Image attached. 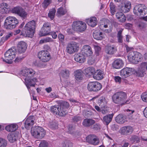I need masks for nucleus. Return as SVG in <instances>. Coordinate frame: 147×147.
Wrapping results in <instances>:
<instances>
[{"label":"nucleus","instance_id":"nucleus-30","mask_svg":"<svg viewBox=\"0 0 147 147\" xmlns=\"http://www.w3.org/2000/svg\"><path fill=\"white\" fill-rule=\"evenodd\" d=\"M93 36L94 39L98 40H101L105 38V35L102 32H93Z\"/></svg>","mask_w":147,"mask_h":147},{"label":"nucleus","instance_id":"nucleus-49","mask_svg":"<svg viewBox=\"0 0 147 147\" xmlns=\"http://www.w3.org/2000/svg\"><path fill=\"white\" fill-rule=\"evenodd\" d=\"M55 12L56 10L54 8H53L50 10L49 13H48V16L51 20H53L54 18Z\"/></svg>","mask_w":147,"mask_h":147},{"label":"nucleus","instance_id":"nucleus-59","mask_svg":"<svg viewBox=\"0 0 147 147\" xmlns=\"http://www.w3.org/2000/svg\"><path fill=\"white\" fill-rule=\"evenodd\" d=\"M58 38L61 43H63L64 40V35L61 34H59L58 36Z\"/></svg>","mask_w":147,"mask_h":147},{"label":"nucleus","instance_id":"nucleus-2","mask_svg":"<svg viewBox=\"0 0 147 147\" xmlns=\"http://www.w3.org/2000/svg\"><path fill=\"white\" fill-rule=\"evenodd\" d=\"M127 98V94L124 92H117L112 96L113 102L117 104H123Z\"/></svg>","mask_w":147,"mask_h":147},{"label":"nucleus","instance_id":"nucleus-26","mask_svg":"<svg viewBox=\"0 0 147 147\" xmlns=\"http://www.w3.org/2000/svg\"><path fill=\"white\" fill-rule=\"evenodd\" d=\"M104 73L103 71L97 70L94 73L93 75L94 78L96 80H100L103 78Z\"/></svg>","mask_w":147,"mask_h":147},{"label":"nucleus","instance_id":"nucleus-28","mask_svg":"<svg viewBox=\"0 0 147 147\" xmlns=\"http://www.w3.org/2000/svg\"><path fill=\"white\" fill-rule=\"evenodd\" d=\"M95 69L92 67H89L85 69L84 70V73L88 76L94 75L95 72Z\"/></svg>","mask_w":147,"mask_h":147},{"label":"nucleus","instance_id":"nucleus-35","mask_svg":"<svg viewBox=\"0 0 147 147\" xmlns=\"http://www.w3.org/2000/svg\"><path fill=\"white\" fill-rule=\"evenodd\" d=\"M18 125L16 124H12L7 126L5 129L8 131H14L18 128Z\"/></svg>","mask_w":147,"mask_h":147},{"label":"nucleus","instance_id":"nucleus-53","mask_svg":"<svg viewBox=\"0 0 147 147\" xmlns=\"http://www.w3.org/2000/svg\"><path fill=\"white\" fill-rule=\"evenodd\" d=\"M7 145V141L3 138H0V147H5Z\"/></svg>","mask_w":147,"mask_h":147},{"label":"nucleus","instance_id":"nucleus-41","mask_svg":"<svg viewBox=\"0 0 147 147\" xmlns=\"http://www.w3.org/2000/svg\"><path fill=\"white\" fill-rule=\"evenodd\" d=\"M61 74L62 77L65 79H67L69 77V71L68 69H65L61 71Z\"/></svg>","mask_w":147,"mask_h":147},{"label":"nucleus","instance_id":"nucleus-29","mask_svg":"<svg viewBox=\"0 0 147 147\" xmlns=\"http://www.w3.org/2000/svg\"><path fill=\"white\" fill-rule=\"evenodd\" d=\"M115 120L117 122L120 124H122L127 121L126 118L123 115L119 114L115 118Z\"/></svg>","mask_w":147,"mask_h":147},{"label":"nucleus","instance_id":"nucleus-7","mask_svg":"<svg viewBox=\"0 0 147 147\" xmlns=\"http://www.w3.org/2000/svg\"><path fill=\"white\" fill-rule=\"evenodd\" d=\"M72 27L74 30L80 32L85 31L87 27L86 24L85 22L80 21L74 22Z\"/></svg>","mask_w":147,"mask_h":147},{"label":"nucleus","instance_id":"nucleus-43","mask_svg":"<svg viewBox=\"0 0 147 147\" xmlns=\"http://www.w3.org/2000/svg\"><path fill=\"white\" fill-rule=\"evenodd\" d=\"M135 52H131L129 53L128 55V58L129 61L133 63L135 62Z\"/></svg>","mask_w":147,"mask_h":147},{"label":"nucleus","instance_id":"nucleus-55","mask_svg":"<svg viewBox=\"0 0 147 147\" xmlns=\"http://www.w3.org/2000/svg\"><path fill=\"white\" fill-rule=\"evenodd\" d=\"M143 135L141 137V140L143 141H147V131H145L143 132Z\"/></svg>","mask_w":147,"mask_h":147},{"label":"nucleus","instance_id":"nucleus-12","mask_svg":"<svg viewBox=\"0 0 147 147\" xmlns=\"http://www.w3.org/2000/svg\"><path fill=\"white\" fill-rule=\"evenodd\" d=\"M101 88V84L97 82H90L88 84V89L89 91H97L100 90Z\"/></svg>","mask_w":147,"mask_h":147},{"label":"nucleus","instance_id":"nucleus-32","mask_svg":"<svg viewBox=\"0 0 147 147\" xmlns=\"http://www.w3.org/2000/svg\"><path fill=\"white\" fill-rule=\"evenodd\" d=\"M123 65V61L120 59H117L114 61L113 64V67L116 69H119L122 67Z\"/></svg>","mask_w":147,"mask_h":147},{"label":"nucleus","instance_id":"nucleus-3","mask_svg":"<svg viewBox=\"0 0 147 147\" xmlns=\"http://www.w3.org/2000/svg\"><path fill=\"white\" fill-rule=\"evenodd\" d=\"M18 24V20L15 17L9 16L5 20L4 26L7 29H12L15 28Z\"/></svg>","mask_w":147,"mask_h":147},{"label":"nucleus","instance_id":"nucleus-40","mask_svg":"<svg viewBox=\"0 0 147 147\" xmlns=\"http://www.w3.org/2000/svg\"><path fill=\"white\" fill-rule=\"evenodd\" d=\"M39 147H51V144L49 142L42 140L39 144Z\"/></svg>","mask_w":147,"mask_h":147},{"label":"nucleus","instance_id":"nucleus-64","mask_svg":"<svg viewBox=\"0 0 147 147\" xmlns=\"http://www.w3.org/2000/svg\"><path fill=\"white\" fill-rule=\"evenodd\" d=\"M68 129L70 133L71 134L73 133V131L74 130V129L73 128L71 125H70L68 126Z\"/></svg>","mask_w":147,"mask_h":147},{"label":"nucleus","instance_id":"nucleus-27","mask_svg":"<svg viewBox=\"0 0 147 147\" xmlns=\"http://www.w3.org/2000/svg\"><path fill=\"white\" fill-rule=\"evenodd\" d=\"M9 11L8 5L6 3H3L0 4V12L1 13H7Z\"/></svg>","mask_w":147,"mask_h":147},{"label":"nucleus","instance_id":"nucleus-1","mask_svg":"<svg viewBox=\"0 0 147 147\" xmlns=\"http://www.w3.org/2000/svg\"><path fill=\"white\" fill-rule=\"evenodd\" d=\"M35 28V22L33 20L29 21L26 24L21 34L26 37L32 38L34 34Z\"/></svg>","mask_w":147,"mask_h":147},{"label":"nucleus","instance_id":"nucleus-39","mask_svg":"<svg viewBox=\"0 0 147 147\" xmlns=\"http://www.w3.org/2000/svg\"><path fill=\"white\" fill-rule=\"evenodd\" d=\"M130 141L134 144L138 143L140 142V137L135 135H132L130 138Z\"/></svg>","mask_w":147,"mask_h":147},{"label":"nucleus","instance_id":"nucleus-9","mask_svg":"<svg viewBox=\"0 0 147 147\" xmlns=\"http://www.w3.org/2000/svg\"><path fill=\"white\" fill-rule=\"evenodd\" d=\"M144 57L145 60L147 61V53L144 54ZM146 70H147V62H142L137 73L140 76L142 77Z\"/></svg>","mask_w":147,"mask_h":147},{"label":"nucleus","instance_id":"nucleus-16","mask_svg":"<svg viewBox=\"0 0 147 147\" xmlns=\"http://www.w3.org/2000/svg\"><path fill=\"white\" fill-rule=\"evenodd\" d=\"M12 11L13 13L17 14L22 18H24L26 17L27 13L21 7H17L12 9Z\"/></svg>","mask_w":147,"mask_h":147},{"label":"nucleus","instance_id":"nucleus-24","mask_svg":"<svg viewBox=\"0 0 147 147\" xmlns=\"http://www.w3.org/2000/svg\"><path fill=\"white\" fill-rule=\"evenodd\" d=\"M86 22L89 26L92 27L96 26L98 22L97 18L95 17H92L86 19Z\"/></svg>","mask_w":147,"mask_h":147},{"label":"nucleus","instance_id":"nucleus-38","mask_svg":"<svg viewBox=\"0 0 147 147\" xmlns=\"http://www.w3.org/2000/svg\"><path fill=\"white\" fill-rule=\"evenodd\" d=\"M51 31V28H42L41 31H40L39 34L40 36H45L49 34Z\"/></svg>","mask_w":147,"mask_h":147},{"label":"nucleus","instance_id":"nucleus-50","mask_svg":"<svg viewBox=\"0 0 147 147\" xmlns=\"http://www.w3.org/2000/svg\"><path fill=\"white\" fill-rule=\"evenodd\" d=\"M53 41L52 39L50 38L47 37L41 40L39 42V43L42 44L47 42H52Z\"/></svg>","mask_w":147,"mask_h":147},{"label":"nucleus","instance_id":"nucleus-22","mask_svg":"<svg viewBox=\"0 0 147 147\" xmlns=\"http://www.w3.org/2000/svg\"><path fill=\"white\" fill-rule=\"evenodd\" d=\"M27 48L26 44L23 41L20 42L17 46V50L20 53H23L24 52Z\"/></svg>","mask_w":147,"mask_h":147},{"label":"nucleus","instance_id":"nucleus-8","mask_svg":"<svg viewBox=\"0 0 147 147\" xmlns=\"http://www.w3.org/2000/svg\"><path fill=\"white\" fill-rule=\"evenodd\" d=\"M36 72L31 68L25 67L21 71V74L25 77V79L31 78L36 75Z\"/></svg>","mask_w":147,"mask_h":147},{"label":"nucleus","instance_id":"nucleus-62","mask_svg":"<svg viewBox=\"0 0 147 147\" xmlns=\"http://www.w3.org/2000/svg\"><path fill=\"white\" fill-rule=\"evenodd\" d=\"M114 80L116 82H118L120 83L121 82V78L118 76H115L114 78Z\"/></svg>","mask_w":147,"mask_h":147},{"label":"nucleus","instance_id":"nucleus-52","mask_svg":"<svg viewBox=\"0 0 147 147\" xmlns=\"http://www.w3.org/2000/svg\"><path fill=\"white\" fill-rule=\"evenodd\" d=\"M52 2V0H44L42 3V7L44 8H46Z\"/></svg>","mask_w":147,"mask_h":147},{"label":"nucleus","instance_id":"nucleus-60","mask_svg":"<svg viewBox=\"0 0 147 147\" xmlns=\"http://www.w3.org/2000/svg\"><path fill=\"white\" fill-rule=\"evenodd\" d=\"M108 25L106 24L105 23L100 22V25H99V27L100 29L103 30V28H107L108 27Z\"/></svg>","mask_w":147,"mask_h":147},{"label":"nucleus","instance_id":"nucleus-61","mask_svg":"<svg viewBox=\"0 0 147 147\" xmlns=\"http://www.w3.org/2000/svg\"><path fill=\"white\" fill-rule=\"evenodd\" d=\"M51 28V25L48 22L45 23H44L43 26L42 28H45V29L46 28Z\"/></svg>","mask_w":147,"mask_h":147},{"label":"nucleus","instance_id":"nucleus-10","mask_svg":"<svg viewBox=\"0 0 147 147\" xmlns=\"http://www.w3.org/2000/svg\"><path fill=\"white\" fill-rule=\"evenodd\" d=\"M38 57L42 61L46 62L49 61L51 58L49 52L47 51H40L38 54Z\"/></svg>","mask_w":147,"mask_h":147},{"label":"nucleus","instance_id":"nucleus-51","mask_svg":"<svg viewBox=\"0 0 147 147\" xmlns=\"http://www.w3.org/2000/svg\"><path fill=\"white\" fill-rule=\"evenodd\" d=\"M123 30L121 29L118 31L117 34V37L118 39V41L119 42H122L123 36L121 35L122 32Z\"/></svg>","mask_w":147,"mask_h":147},{"label":"nucleus","instance_id":"nucleus-33","mask_svg":"<svg viewBox=\"0 0 147 147\" xmlns=\"http://www.w3.org/2000/svg\"><path fill=\"white\" fill-rule=\"evenodd\" d=\"M18 138L17 133L13 132L9 134L7 136L8 140L11 142L13 143L15 142Z\"/></svg>","mask_w":147,"mask_h":147},{"label":"nucleus","instance_id":"nucleus-11","mask_svg":"<svg viewBox=\"0 0 147 147\" xmlns=\"http://www.w3.org/2000/svg\"><path fill=\"white\" fill-rule=\"evenodd\" d=\"M51 111L55 114L61 116H64L67 113L65 110H62L60 106H54L51 107Z\"/></svg>","mask_w":147,"mask_h":147},{"label":"nucleus","instance_id":"nucleus-4","mask_svg":"<svg viewBox=\"0 0 147 147\" xmlns=\"http://www.w3.org/2000/svg\"><path fill=\"white\" fill-rule=\"evenodd\" d=\"M31 133L34 137L37 139H42L45 135V131L42 127L36 126L31 128Z\"/></svg>","mask_w":147,"mask_h":147},{"label":"nucleus","instance_id":"nucleus-6","mask_svg":"<svg viewBox=\"0 0 147 147\" xmlns=\"http://www.w3.org/2000/svg\"><path fill=\"white\" fill-rule=\"evenodd\" d=\"M16 51L14 48L8 50L4 54L5 59H3V61L7 63H8L9 61L11 60L16 57Z\"/></svg>","mask_w":147,"mask_h":147},{"label":"nucleus","instance_id":"nucleus-58","mask_svg":"<svg viewBox=\"0 0 147 147\" xmlns=\"http://www.w3.org/2000/svg\"><path fill=\"white\" fill-rule=\"evenodd\" d=\"M101 126L100 124L96 123L94 124L92 128L94 130H98L100 129Z\"/></svg>","mask_w":147,"mask_h":147},{"label":"nucleus","instance_id":"nucleus-15","mask_svg":"<svg viewBox=\"0 0 147 147\" xmlns=\"http://www.w3.org/2000/svg\"><path fill=\"white\" fill-rule=\"evenodd\" d=\"M135 70L134 68L126 67L121 69L120 71L121 76L124 78H126L134 74Z\"/></svg>","mask_w":147,"mask_h":147},{"label":"nucleus","instance_id":"nucleus-17","mask_svg":"<svg viewBox=\"0 0 147 147\" xmlns=\"http://www.w3.org/2000/svg\"><path fill=\"white\" fill-rule=\"evenodd\" d=\"M37 81V79L36 78H33L25 79V84L30 92V87L29 86L34 87L36 82Z\"/></svg>","mask_w":147,"mask_h":147},{"label":"nucleus","instance_id":"nucleus-46","mask_svg":"<svg viewBox=\"0 0 147 147\" xmlns=\"http://www.w3.org/2000/svg\"><path fill=\"white\" fill-rule=\"evenodd\" d=\"M127 112L126 117L129 119H134L133 114L134 112V110H130L129 109L127 110Z\"/></svg>","mask_w":147,"mask_h":147},{"label":"nucleus","instance_id":"nucleus-31","mask_svg":"<svg viewBox=\"0 0 147 147\" xmlns=\"http://www.w3.org/2000/svg\"><path fill=\"white\" fill-rule=\"evenodd\" d=\"M105 51L107 54H113L116 51V49L114 45L108 46L106 47Z\"/></svg>","mask_w":147,"mask_h":147},{"label":"nucleus","instance_id":"nucleus-63","mask_svg":"<svg viewBox=\"0 0 147 147\" xmlns=\"http://www.w3.org/2000/svg\"><path fill=\"white\" fill-rule=\"evenodd\" d=\"M132 26V24H130L127 23L125 24L124 26L125 28L127 29H130Z\"/></svg>","mask_w":147,"mask_h":147},{"label":"nucleus","instance_id":"nucleus-48","mask_svg":"<svg viewBox=\"0 0 147 147\" xmlns=\"http://www.w3.org/2000/svg\"><path fill=\"white\" fill-rule=\"evenodd\" d=\"M110 7L111 13L112 15H114L116 11V9L115 6L113 2H111L110 3Z\"/></svg>","mask_w":147,"mask_h":147},{"label":"nucleus","instance_id":"nucleus-44","mask_svg":"<svg viewBox=\"0 0 147 147\" xmlns=\"http://www.w3.org/2000/svg\"><path fill=\"white\" fill-rule=\"evenodd\" d=\"M60 106L61 107V109L62 110H65L67 111L66 109H67L69 108V104L68 102L66 101H64L62 102Z\"/></svg>","mask_w":147,"mask_h":147},{"label":"nucleus","instance_id":"nucleus-14","mask_svg":"<svg viewBox=\"0 0 147 147\" xmlns=\"http://www.w3.org/2000/svg\"><path fill=\"white\" fill-rule=\"evenodd\" d=\"M87 142L90 144L96 146L99 144V140L98 137L95 135H90L86 138Z\"/></svg>","mask_w":147,"mask_h":147},{"label":"nucleus","instance_id":"nucleus-45","mask_svg":"<svg viewBox=\"0 0 147 147\" xmlns=\"http://www.w3.org/2000/svg\"><path fill=\"white\" fill-rule=\"evenodd\" d=\"M135 62L134 63H136L139 61L142 57L141 53L138 52H135Z\"/></svg>","mask_w":147,"mask_h":147},{"label":"nucleus","instance_id":"nucleus-25","mask_svg":"<svg viewBox=\"0 0 147 147\" xmlns=\"http://www.w3.org/2000/svg\"><path fill=\"white\" fill-rule=\"evenodd\" d=\"M74 76L76 80L78 81L82 80L83 78V72L81 69H78L74 72Z\"/></svg>","mask_w":147,"mask_h":147},{"label":"nucleus","instance_id":"nucleus-54","mask_svg":"<svg viewBox=\"0 0 147 147\" xmlns=\"http://www.w3.org/2000/svg\"><path fill=\"white\" fill-rule=\"evenodd\" d=\"M103 99H102V100H103V103H101L99 104V105L101 109H103L105 108L107 104V101L106 100L105 98H102Z\"/></svg>","mask_w":147,"mask_h":147},{"label":"nucleus","instance_id":"nucleus-36","mask_svg":"<svg viewBox=\"0 0 147 147\" xmlns=\"http://www.w3.org/2000/svg\"><path fill=\"white\" fill-rule=\"evenodd\" d=\"M113 114H109L104 117L103 119V121L106 123L107 125L109 124L111 121L113 117Z\"/></svg>","mask_w":147,"mask_h":147},{"label":"nucleus","instance_id":"nucleus-19","mask_svg":"<svg viewBox=\"0 0 147 147\" xmlns=\"http://www.w3.org/2000/svg\"><path fill=\"white\" fill-rule=\"evenodd\" d=\"M132 127L127 126L122 127L120 129V132L123 135H128L131 133L133 131Z\"/></svg>","mask_w":147,"mask_h":147},{"label":"nucleus","instance_id":"nucleus-37","mask_svg":"<svg viewBox=\"0 0 147 147\" xmlns=\"http://www.w3.org/2000/svg\"><path fill=\"white\" fill-rule=\"evenodd\" d=\"M116 16L117 18L119 20V21L121 22H124L126 20V18L122 12H117L116 14Z\"/></svg>","mask_w":147,"mask_h":147},{"label":"nucleus","instance_id":"nucleus-42","mask_svg":"<svg viewBox=\"0 0 147 147\" xmlns=\"http://www.w3.org/2000/svg\"><path fill=\"white\" fill-rule=\"evenodd\" d=\"M61 145L63 147H72L73 143L70 141L65 140L62 143Z\"/></svg>","mask_w":147,"mask_h":147},{"label":"nucleus","instance_id":"nucleus-34","mask_svg":"<svg viewBox=\"0 0 147 147\" xmlns=\"http://www.w3.org/2000/svg\"><path fill=\"white\" fill-rule=\"evenodd\" d=\"M95 122V121L92 119H87L84 120L82 124L86 127H88L93 124Z\"/></svg>","mask_w":147,"mask_h":147},{"label":"nucleus","instance_id":"nucleus-5","mask_svg":"<svg viewBox=\"0 0 147 147\" xmlns=\"http://www.w3.org/2000/svg\"><path fill=\"white\" fill-rule=\"evenodd\" d=\"M134 12L137 16L143 17L147 13V8L143 4L136 5L134 8Z\"/></svg>","mask_w":147,"mask_h":147},{"label":"nucleus","instance_id":"nucleus-23","mask_svg":"<svg viewBox=\"0 0 147 147\" xmlns=\"http://www.w3.org/2000/svg\"><path fill=\"white\" fill-rule=\"evenodd\" d=\"M86 57L83 53H79L75 55L74 59L77 62L82 63L85 61Z\"/></svg>","mask_w":147,"mask_h":147},{"label":"nucleus","instance_id":"nucleus-18","mask_svg":"<svg viewBox=\"0 0 147 147\" xmlns=\"http://www.w3.org/2000/svg\"><path fill=\"white\" fill-rule=\"evenodd\" d=\"M82 51L86 57L91 55L93 53L91 47L88 45L83 46Z\"/></svg>","mask_w":147,"mask_h":147},{"label":"nucleus","instance_id":"nucleus-20","mask_svg":"<svg viewBox=\"0 0 147 147\" xmlns=\"http://www.w3.org/2000/svg\"><path fill=\"white\" fill-rule=\"evenodd\" d=\"M34 117L33 116H30L26 119L24 125L26 128L28 129L30 127L33 125L34 124Z\"/></svg>","mask_w":147,"mask_h":147},{"label":"nucleus","instance_id":"nucleus-56","mask_svg":"<svg viewBox=\"0 0 147 147\" xmlns=\"http://www.w3.org/2000/svg\"><path fill=\"white\" fill-rule=\"evenodd\" d=\"M141 97L144 101L147 102V92L143 93L141 95Z\"/></svg>","mask_w":147,"mask_h":147},{"label":"nucleus","instance_id":"nucleus-13","mask_svg":"<svg viewBox=\"0 0 147 147\" xmlns=\"http://www.w3.org/2000/svg\"><path fill=\"white\" fill-rule=\"evenodd\" d=\"M77 44L75 42H72L68 43L66 46V51L70 54H72L78 51Z\"/></svg>","mask_w":147,"mask_h":147},{"label":"nucleus","instance_id":"nucleus-21","mask_svg":"<svg viewBox=\"0 0 147 147\" xmlns=\"http://www.w3.org/2000/svg\"><path fill=\"white\" fill-rule=\"evenodd\" d=\"M131 7V3L128 1H125L124 4H122L120 9L122 11L126 13L129 11Z\"/></svg>","mask_w":147,"mask_h":147},{"label":"nucleus","instance_id":"nucleus-47","mask_svg":"<svg viewBox=\"0 0 147 147\" xmlns=\"http://www.w3.org/2000/svg\"><path fill=\"white\" fill-rule=\"evenodd\" d=\"M67 12L66 10L62 7L59 8L57 11V15L58 16L65 14Z\"/></svg>","mask_w":147,"mask_h":147},{"label":"nucleus","instance_id":"nucleus-57","mask_svg":"<svg viewBox=\"0 0 147 147\" xmlns=\"http://www.w3.org/2000/svg\"><path fill=\"white\" fill-rule=\"evenodd\" d=\"M95 51L97 55H98L100 52L101 50V48L98 45H94V46Z\"/></svg>","mask_w":147,"mask_h":147}]
</instances>
